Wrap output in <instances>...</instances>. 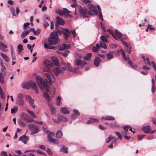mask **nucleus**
Returning a JSON list of instances; mask_svg holds the SVG:
<instances>
[{
	"label": "nucleus",
	"mask_w": 156,
	"mask_h": 156,
	"mask_svg": "<svg viewBox=\"0 0 156 156\" xmlns=\"http://www.w3.org/2000/svg\"><path fill=\"white\" fill-rule=\"evenodd\" d=\"M61 35V31L60 30H55L50 34V37L48 39L49 45L56 44H58L60 40L58 38L59 35Z\"/></svg>",
	"instance_id": "1"
},
{
	"label": "nucleus",
	"mask_w": 156,
	"mask_h": 156,
	"mask_svg": "<svg viewBox=\"0 0 156 156\" xmlns=\"http://www.w3.org/2000/svg\"><path fill=\"white\" fill-rule=\"evenodd\" d=\"M43 91V95L44 98L48 102L50 100L49 94L52 96L55 95V88H41Z\"/></svg>",
	"instance_id": "2"
},
{
	"label": "nucleus",
	"mask_w": 156,
	"mask_h": 156,
	"mask_svg": "<svg viewBox=\"0 0 156 156\" xmlns=\"http://www.w3.org/2000/svg\"><path fill=\"white\" fill-rule=\"evenodd\" d=\"M78 11L80 15L84 18H88V15L90 14L91 12H88L87 9L85 7H82L81 6H78Z\"/></svg>",
	"instance_id": "3"
},
{
	"label": "nucleus",
	"mask_w": 156,
	"mask_h": 156,
	"mask_svg": "<svg viewBox=\"0 0 156 156\" xmlns=\"http://www.w3.org/2000/svg\"><path fill=\"white\" fill-rule=\"evenodd\" d=\"M36 79L40 88H48L47 85L48 81L47 80H43V79L38 76H37Z\"/></svg>",
	"instance_id": "4"
},
{
	"label": "nucleus",
	"mask_w": 156,
	"mask_h": 156,
	"mask_svg": "<svg viewBox=\"0 0 156 156\" xmlns=\"http://www.w3.org/2000/svg\"><path fill=\"white\" fill-rule=\"evenodd\" d=\"M83 2L85 3H89L87 5V7L94 13L93 15H97L98 14V12L96 7L90 3V0H83Z\"/></svg>",
	"instance_id": "5"
},
{
	"label": "nucleus",
	"mask_w": 156,
	"mask_h": 156,
	"mask_svg": "<svg viewBox=\"0 0 156 156\" xmlns=\"http://www.w3.org/2000/svg\"><path fill=\"white\" fill-rule=\"evenodd\" d=\"M22 86V88H36V84L35 82L31 80L28 82L23 83Z\"/></svg>",
	"instance_id": "6"
},
{
	"label": "nucleus",
	"mask_w": 156,
	"mask_h": 156,
	"mask_svg": "<svg viewBox=\"0 0 156 156\" xmlns=\"http://www.w3.org/2000/svg\"><path fill=\"white\" fill-rule=\"evenodd\" d=\"M61 31V33H62L64 34V36L66 40H67V39L70 37L71 34V31H70L68 28L63 29L62 31L60 30Z\"/></svg>",
	"instance_id": "7"
},
{
	"label": "nucleus",
	"mask_w": 156,
	"mask_h": 156,
	"mask_svg": "<svg viewBox=\"0 0 156 156\" xmlns=\"http://www.w3.org/2000/svg\"><path fill=\"white\" fill-rule=\"evenodd\" d=\"M29 127L31 131L34 133H37L38 131V128L37 126L35 124H30Z\"/></svg>",
	"instance_id": "8"
},
{
	"label": "nucleus",
	"mask_w": 156,
	"mask_h": 156,
	"mask_svg": "<svg viewBox=\"0 0 156 156\" xmlns=\"http://www.w3.org/2000/svg\"><path fill=\"white\" fill-rule=\"evenodd\" d=\"M46 77L49 80V82L51 83L55 81V77L51 73H49L45 74Z\"/></svg>",
	"instance_id": "9"
},
{
	"label": "nucleus",
	"mask_w": 156,
	"mask_h": 156,
	"mask_svg": "<svg viewBox=\"0 0 156 156\" xmlns=\"http://www.w3.org/2000/svg\"><path fill=\"white\" fill-rule=\"evenodd\" d=\"M145 61H144V62L145 64H148L150 66H152L154 68V69L156 71V66L154 62L153 61L151 62V63L150 62L149 58L148 57H146L145 58Z\"/></svg>",
	"instance_id": "10"
},
{
	"label": "nucleus",
	"mask_w": 156,
	"mask_h": 156,
	"mask_svg": "<svg viewBox=\"0 0 156 156\" xmlns=\"http://www.w3.org/2000/svg\"><path fill=\"white\" fill-rule=\"evenodd\" d=\"M70 45L67 44H63L58 46V50L59 51H63L69 48Z\"/></svg>",
	"instance_id": "11"
},
{
	"label": "nucleus",
	"mask_w": 156,
	"mask_h": 156,
	"mask_svg": "<svg viewBox=\"0 0 156 156\" xmlns=\"http://www.w3.org/2000/svg\"><path fill=\"white\" fill-rule=\"evenodd\" d=\"M68 9L66 8H63L62 10H58V13L61 16L66 15V12L67 13Z\"/></svg>",
	"instance_id": "12"
},
{
	"label": "nucleus",
	"mask_w": 156,
	"mask_h": 156,
	"mask_svg": "<svg viewBox=\"0 0 156 156\" xmlns=\"http://www.w3.org/2000/svg\"><path fill=\"white\" fill-rule=\"evenodd\" d=\"M21 116H22V119L25 121L26 122H28L30 121L29 118V115L24 113H21Z\"/></svg>",
	"instance_id": "13"
},
{
	"label": "nucleus",
	"mask_w": 156,
	"mask_h": 156,
	"mask_svg": "<svg viewBox=\"0 0 156 156\" xmlns=\"http://www.w3.org/2000/svg\"><path fill=\"white\" fill-rule=\"evenodd\" d=\"M47 137L50 142L56 144H58V141L57 139L52 138L49 135H48Z\"/></svg>",
	"instance_id": "14"
},
{
	"label": "nucleus",
	"mask_w": 156,
	"mask_h": 156,
	"mask_svg": "<svg viewBox=\"0 0 156 156\" xmlns=\"http://www.w3.org/2000/svg\"><path fill=\"white\" fill-rule=\"evenodd\" d=\"M58 120L60 123L61 122H66L68 121L67 119L65 117L61 115H58Z\"/></svg>",
	"instance_id": "15"
},
{
	"label": "nucleus",
	"mask_w": 156,
	"mask_h": 156,
	"mask_svg": "<svg viewBox=\"0 0 156 156\" xmlns=\"http://www.w3.org/2000/svg\"><path fill=\"white\" fill-rule=\"evenodd\" d=\"M75 63L77 66H83L87 64L86 62L85 61L82 62L80 59H76L75 60Z\"/></svg>",
	"instance_id": "16"
},
{
	"label": "nucleus",
	"mask_w": 156,
	"mask_h": 156,
	"mask_svg": "<svg viewBox=\"0 0 156 156\" xmlns=\"http://www.w3.org/2000/svg\"><path fill=\"white\" fill-rule=\"evenodd\" d=\"M28 140V137L26 136L25 135L21 136L19 138V140L22 141L25 144L26 143Z\"/></svg>",
	"instance_id": "17"
},
{
	"label": "nucleus",
	"mask_w": 156,
	"mask_h": 156,
	"mask_svg": "<svg viewBox=\"0 0 156 156\" xmlns=\"http://www.w3.org/2000/svg\"><path fill=\"white\" fill-rule=\"evenodd\" d=\"M44 64L45 66L49 67L50 68L51 67L52 65V64L51 61H48L47 60H46L44 61Z\"/></svg>",
	"instance_id": "18"
},
{
	"label": "nucleus",
	"mask_w": 156,
	"mask_h": 156,
	"mask_svg": "<svg viewBox=\"0 0 156 156\" xmlns=\"http://www.w3.org/2000/svg\"><path fill=\"white\" fill-rule=\"evenodd\" d=\"M142 129L146 133H149L151 131V127L149 126L142 128Z\"/></svg>",
	"instance_id": "19"
},
{
	"label": "nucleus",
	"mask_w": 156,
	"mask_h": 156,
	"mask_svg": "<svg viewBox=\"0 0 156 156\" xmlns=\"http://www.w3.org/2000/svg\"><path fill=\"white\" fill-rule=\"evenodd\" d=\"M115 35L117 37V39H121L122 37V34L118 30H115Z\"/></svg>",
	"instance_id": "20"
},
{
	"label": "nucleus",
	"mask_w": 156,
	"mask_h": 156,
	"mask_svg": "<svg viewBox=\"0 0 156 156\" xmlns=\"http://www.w3.org/2000/svg\"><path fill=\"white\" fill-rule=\"evenodd\" d=\"M56 19L57 22L58 24L61 25H63L65 24V21L61 18L57 17Z\"/></svg>",
	"instance_id": "21"
},
{
	"label": "nucleus",
	"mask_w": 156,
	"mask_h": 156,
	"mask_svg": "<svg viewBox=\"0 0 156 156\" xmlns=\"http://www.w3.org/2000/svg\"><path fill=\"white\" fill-rule=\"evenodd\" d=\"M101 10V8L98 5V16H99V20L103 21L104 19L103 18V16L101 13L100 11Z\"/></svg>",
	"instance_id": "22"
},
{
	"label": "nucleus",
	"mask_w": 156,
	"mask_h": 156,
	"mask_svg": "<svg viewBox=\"0 0 156 156\" xmlns=\"http://www.w3.org/2000/svg\"><path fill=\"white\" fill-rule=\"evenodd\" d=\"M50 45H49L48 44L45 43L44 44V47L45 48L48 49H52L54 50H56L57 48L56 46H50Z\"/></svg>",
	"instance_id": "23"
},
{
	"label": "nucleus",
	"mask_w": 156,
	"mask_h": 156,
	"mask_svg": "<svg viewBox=\"0 0 156 156\" xmlns=\"http://www.w3.org/2000/svg\"><path fill=\"white\" fill-rule=\"evenodd\" d=\"M5 73H2L0 72V82L2 83H3L5 82V80L4 77L5 75Z\"/></svg>",
	"instance_id": "24"
},
{
	"label": "nucleus",
	"mask_w": 156,
	"mask_h": 156,
	"mask_svg": "<svg viewBox=\"0 0 156 156\" xmlns=\"http://www.w3.org/2000/svg\"><path fill=\"white\" fill-rule=\"evenodd\" d=\"M62 64L66 68L68 69L69 71H72V69L71 67L70 64L68 63H66L64 62L62 63Z\"/></svg>",
	"instance_id": "25"
},
{
	"label": "nucleus",
	"mask_w": 156,
	"mask_h": 156,
	"mask_svg": "<svg viewBox=\"0 0 156 156\" xmlns=\"http://www.w3.org/2000/svg\"><path fill=\"white\" fill-rule=\"evenodd\" d=\"M51 60L53 64L55 66L57 65L58 64V61L57 58L54 57H53L51 58Z\"/></svg>",
	"instance_id": "26"
},
{
	"label": "nucleus",
	"mask_w": 156,
	"mask_h": 156,
	"mask_svg": "<svg viewBox=\"0 0 156 156\" xmlns=\"http://www.w3.org/2000/svg\"><path fill=\"white\" fill-rule=\"evenodd\" d=\"M53 71L56 76H57L61 71V70L58 68H55L54 69Z\"/></svg>",
	"instance_id": "27"
},
{
	"label": "nucleus",
	"mask_w": 156,
	"mask_h": 156,
	"mask_svg": "<svg viewBox=\"0 0 156 156\" xmlns=\"http://www.w3.org/2000/svg\"><path fill=\"white\" fill-rule=\"evenodd\" d=\"M7 46L5 44L2 42H0V48L2 50V51H4V49L7 48Z\"/></svg>",
	"instance_id": "28"
},
{
	"label": "nucleus",
	"mask_w": 156,
	"mask_h": 156,
	"mask_svg": "<svg viewBox=\"0 0 156 156\" xmlns=\"http://www.w3.org/2000/svg\"><path fill=\"white\" fill-rule=\"evenodd\" d=\"M3 57V58L6 62H8L9 61V59L8 57L5 54L2 53L0 54Z\"/></svg>",
	"instance_id": "29"
},
{
	"label": "nucleus",
	"mask_w": 156,
	"mask_h": 156,
	"mask_svg": "<svg viewBox=\"0 0 156 156\" xmlns=\"http://www.w3.org/2000/svg\"><path fill=\"white\" fill-rule=\"evenodd\" d=\"M107 58L109 60L113 58V52L112 51H110L107 54Z\"/></svg>",
	"instance_id": "30"
},
{
	"label": "nucleus",
	"mask_w": 156,
	"mask_h": 156,
	"mask_svg": "<svg viewBox=\"0 0 156 156\" xmlns=\"http://www.w3.org/2000/svg\"><path fill=\"white\" fill-rule=\"evenodd\" d=\"M63 134L61 131L58 130L56 134V137L58 138H60L62 137Z\"/></svg>",
	"instance_id": "31"
},
{
	"label": "nucleus",
	"mask_w": 156,
	"mask_h": 156,
	"mask_svg": "<svg viewBox=\"0 0 156 156\" xmlns=\"http://www.w3.org/2000/svg\"><path fill=\"white\" fill-rule=\"evenodd\" d=\"M108 36H101L100 37L101 40L102 42H108Z\"/></svg>",
	"instance_id": "32"
},
{
	"label": "nucleus",
	"mask_w": 156,
	"mask_h": 156,
	"mask_svg": "<svg viewBox=\"0 0 156 156\" xmlns=\"http://www.w3.org/2000/svg\"><path fill=\"white\" fill-rule=\"evenodd\" d=\"M98 121V120L95 119H89L87 121V124H90L92 123L96 122Z\"/></svg>",
	"instance_id": "33"
},
{
	"label": "nucleus",
	"mask_w": 156,
	"mask_h": 156,
	"mask_svg": "<svg viewBox=\"0 0 156 156\" xmlns=\"http://www.w3.org/2000/svg\"><path fill=\"white\" fill-rule=\"evenodd\" d=\"M67 149V147H66L65 146H62L60 148V151H63L64 153H68V152Z\"/></svg>",
	"instance_id": "34"
},
{
	"label": "nucleus",
	"mask_w": 156,
	"mask_h": 156,
	"mask_svg": "<svg viewBox=\"0 0 156 156\" xmlns=\"http://www.w3.org/2000/svg\"><path fill=\"white\" fill-rule=\"evenodd\" d=\"M80 115V113L79 111L76 110H74L73 111V114L72 116V117L73 118L74 116H77Z\"/></svg>",
	"instance_id": "35"
},
{
	"label": "nucleus",
	"mask_w": 156,
	"mask_h": 156,
	"mask_svg": "<svg viewBox=\"0 0 156 156\" xmlns=\"http://www.w3.org/2000/svg\"><path fill=\"white\" fill-rule=\"evenodd\" d=\"M91 53H88L86 54V55L84 58V59L86 60H88L91 58Z\"/></svg>",
	"instance_id": "36"
},
{
	"label": "nucleus",
	"mask_w": 156,
	"mask_h": 156,
	"mask_svg": "<svg viewBox=\"0 0 156 156\" xmlns=\"http://www.w3.org/2000/svg\"><path fill=\"white\" fill-rule=\"evenodd\" d=\"M18 108L17 107L15 106L14 108L11 109V113L12 114H15L17 111Z\"/></svg>",
	"instance_id": "37"
},
{
	"label": "nucleus",
	"mask_w": 156,
	"mask_h": 156,
	"mask_svg": "<svg viewBox=\"0 0 156 156\" xmlns=\"http://www.w3.org/2000/svg\"><path fill=\"white\" fill-rule=\"evenodd\" d=\"M61 110L62 113L64 114H67L69 113V110L66 107L62 108Z\"/></svg>",
	"instance_id": "38"
},
{
	"label": "nucleus",
	"mask_w": 156,
	"mask_h": 156,
	"mask_svg": "<svg viewBox=\"0 0 156 156\" xmlns=\"http://www.w3.org/2000/svg\"><path fill=\"white\" fill-rule=\"evenodd\" d=\"M107 31L109 33V34H111L113 37L116 40H117L118 39L117 38V37L114 34V33L112 31V30L111 29H108L107 30Z\"/></svg>",
	"instance_id": "39"
},
{
	"label": "nucleus",
	"mask_w": 156,
	"mask_h": 156,
	"mask_svg": "<svg viewBox=\"0 0 156 156\" xmlns=\"http://www.w3.org/2000/svg\"><path fill=\"white\" fill-rule=\"evenodd\" d=\"M49 108L50 109L51 114L54 115L55 114V108L52 105L50 106Z\"/></svg>",
	"instance_id": "40"
},
{
	"label": "nucleus",
	"mask_w": 156,
	"mask_h": 156,
	"mask_svg": "<svg viewBox=\"0 0 156 156\" xmlns=\"http://www.w3.org/2000/svg\"><path fill=\"white\" fill-rule=\"evenodd\" d=\"M27 112L33 118L35 119L36 118V116L34 113V112L29 110L27 109Z\"/></svg>",
	"instance_id": "41"
},
{
	"label": "nucleus",
	"mask_w": 156,
	"mask_h": 156,
	"mask_svg": "<svg viewBox=\"0 0 156 156\" xmlns=\"http://www.w3.org/2000/svg\"><path fill=\"white\" fill-rule=\"evenodd\" d=\"M100 26L101 27V30L103 31L106 32V30L105 27V24L102 22H100Z\"/></svg>",
	"instance_id": "42"
},
{
	"label": "nucleus",
	"mask_w": 156,
	"mask_h": 156,
	"mask_svg": "<svg viewBox=\"0 0 156 156\" xmlns=\"http://www.w3.org/2000/svg\"><path fill=\"white\" fill-rule=\"evenodd\" d=\"M62 98L60 96H58L56 100V105H57L59 106Z\"/></svg>",
	"instance_id": "43"
},
{
	"label": "nucleus",
	"mask_w": 156,
	"mask_h": 156,
	"mask_svg": "<svg viewBox=\"0 0 156 156\" xmlns=\"http://www.w3.org/2000/svg\"><path fill=\"white\" fill-rule=\"evenodd\" d=\"M17 101L19 105L22 106L24 105V102L22 99H18Z\"/></svg>",
	"instance_id": "44"
},
{
	"label": "nucleus",
	"mask_w": 156,
	"mask_h": 156,
	"mask_svg": "<svg viewBox=\"0 0 156 156\" xmlns=\"http://www.w3.org/2000/svg\"><path fill=\"white\" fill-rule=\"evenodd\" d=\"M102 118L106 120H115V118L113 116H108L104 118L103 117Z\"/></svg>",
	"instance_id": "45"
},
{
	"label": "nucleus",
	"mask_w": 156,
	"mask_h": 156,
	"mask_svg": "<svg viewBox=\"0 0 156 156\" xmlns=\"http://www.w3.org/2000/svg\"><path fill=\"white\" fill-rule=\"evenodd\" d=\"M34 100L33 99H32L31 101L29 102L30 105L31 107L34 108H35V105L34 104Z\"/></svg>",
	"instance_id": "46"
},
{
	"label": "nucleus",
	"mask_w": 156,
	"mask_h": 156,
	"mask_svg": "<svg viewBox=\"0 0 156 156\" xmlns=\"http://www.w3.org/2000/svg\"><path fill=\"white\" fill-rule=\"evenodd\" d=\"M1 65L2 67V68H1V73H4L5 74V66H4L3 63L1 62Z\"/></svg>",
	"instance_id": "47"
},
{
	"label": "nucleus",
	"mask_w": 156,
	"mask_h": 156,
	"mask_svg": "<svg viewBox=\"0 0 156 156\" xmlns=\"http://www.w3.org/2000/svg\"><path fill=\"white\" fill-rule=\"evenodd\" d=\"M128 63L130 65V66L133 68H134L135 69H136L137 68V66L136 65H134L133 66V64L132 63V62L131 61L129 60V58L128 57Z\"/></svg>",
	"instance_id": "48"
},
{
	"label": "nucleus",
	"mask_w": 156,
	"mask_h": 156,
	"mask_svg": "<svg viewBox=\"0 0 156 156\" xmlns=\"http://www.w3.org/2000/svg\"><path fill=\"white\" fill-rule=\"evenodd\" d=\"M129 127V126H124V133H123V134H126V133L128 131Z\"/></svg>",
	"instance_id": "49"
},
{
	"label": "nucleus",
	"mask_w": 156,
	"mask_h": 156,
	"mask_svg": "<svg viewBox=\"0 0 156 156\" xmlns=\"http://www.w3.org/2000/svg\"><path fill=\"white\" fill-rule=\"evenodd\" d=\"M100 46L101 47H102L103 48H104L105 49L107 47L106 46V45L105 44V43L104 42H101L100 43Z\"/></svg>",
	"instance_id": "50"
},
{
	"label": "nucleus",
	"mask_w": 156,
	"mask_h": 156,
	"mask_svg": "<svg viewBox=\"0 0 156 156\" xmlns=\"http://www.w3.org/2000/svg\"><path fill=\"white\" fill-rule=\"evenodd\" d=\"M23 46L21 44H19L17 46V48H18V51L19 52L23 50Z\"/></svg>",
	"instance_id": "51"
},
{
	"label": "nucleus",
	"mask_w": 156,
	"mask_h": 156,
	"mask_svg": "<svg viewBox=\"0 0 156 156\" xmlns=\"http://www.w3.org/2000/svg\"><path fill=\"white\" fill-rule=\"evenodd\" d=\"M25 100L28 102L33 99L29 95H26L25 96Z\"/></svg>",
	"instance_id": "52"
},
{
	"label": "nucleus",
	"mask_w": 156,
	"mask_h": 156,
	"mask_svg": "<svg viewBox=\"0 0 156 156\" xmlns=\"http://www.w3.org/2000/svg\"><path fill=\"white\" fill-rule=\"evenodd\" d=\"M121 51L122 52V56L123 59L124 60L126 61L127 60V58H126V55H125V53L123 50H121Z\"/></svg>",
	"instance_id": "53"
},
{
	"label": "nucleus",
	"mask_w": 156,
	"mask_h": 156,
	"mask_svg": "<svg viewBox=\"0 0 156 156\" xmlns=\"http://www.w3.org/2000/svg\"><path fill=\"white\" fill-rule=\"evenodd\" d=\"M43 71L44 72H50V67H44L43 68Z\"/></svg>",
	"instance_id": "54"
},
{
	"label": "nucleus",
	"mask_w": 156,
	"mask_h": 156,
	"mask_svg": "<svg viewBox=\"0 0 156 156\" xmlns=\"http://www.w3.org/2000/svg\"><path fill=\"white\" fill-rule=\"evenodd\" d=\"M98 50V44H96L95 47H92V50L93 52H95Z\"/></svg>",
	"instance_id": "55"
},
{
	"label": "nucleus",
	"mask_w": 156,
	"mask_h": 156,
	"mask_svg": "<svg viewBox=\"0 0 156 156\" xmlns=\"http://www.w3.org/2000/svg\"><path fill=\"white\" fill-rule=\"evenodd\" d=\"M145 135H138L137 138L138 140H141L144 137Z\"/></svg>",
	"instance_id": "56"
},
{
	"label": "nucleus",
	"mask_w": 156,
	"mask_h": 156,
	"mask_svg": "<svg viewBox=\"0 0 156 156\" xmlns=\"http://www.w3.org/2000/svg\"><path fill=\"white\" fill-rule=\"evenodd\" d=\"M70 31H71V33L73 34V38H75L76 34V33L75 32V30L73 29L72 30Z\"/></svg>",
	"instance_id": "57"
},
{
	"label": "nucleus",
	"mask_w": 156,
	"mask_h": 156,
	"mask_svg": "<svg viewBox=\"0 0 156 156\" xmlns=\"http://www.w3.org/2000/svg\"><path fill=\"white\" fill-rule=\"evenodd\" d=\"M41 31L40 29H38L36 31H35L34 34L36 35H38L40 34Z\"/></svg>",
	"instance_id": "58"
},
{
	"label": "nucleus",
	"mask_w": 156,
	"mask_h": 156,
	"mask_svg": "<svg viewBox=\"0 0 156 156\" xmlns=\"http://www.w3.org/2000/svg\"><path fill=\"white\" fill-rule=\"evenodd\" d=\"M49 23L46 21H45L44 23V26L45 29H46L47 27L49 26Z\"/></svg>",
	"instance_id": "59"
},
{
	"label": "nucleus",
	"mask_w": 156,
	"mask_h": 156,
	"mask_svg": "<svg viewBox=\"0 0 156 156\" xmlns=\"http://www.w3.org/2000/svg\"><path fill=\"white\" fill-rule=\"evenodd\" d=\"M126 50L127 51V52L129 53H130L131 51V47L130 46H128L127 48H126Z\"/></svg>",
	"instance_id": "60"
},
{
	"label": "nucleus",
	"mask_w": 156,
	"mask_h": 156,
	"mask_svg": "<svg viewBox=\"0 0 156 156\" xmlns=\"http://www.w3.org/2000/svg\"><path fill=\"white\" fill-rule=\"evenodd\" d=\"M94 64L96 67H98V57H96L95 58V60L94 62Z\"/></svg>",
	"instance_id": "61"
},
{
	"label": "nucleus",
	"mask_w": 156,
	"mask_h": 156,
	"mask_svg": "<svg viewBox=\"0 0 156 156\" xmlns=\"http://www.w3.org/2000/svg\"><path fill=\"white\" fill-rule=\"evenodd\" d=\"M70 12L68 10L67 13L66 12L65 16H67L69 18H72L73 17V16L71 15H70L69 14V12Z\"/></svg>",
	"instance_id": "62"
},
{
	"label": "nucleus",
	"mask_w": 156,
	"mask_h": 156,
	"mask_svg": "<svg viewBox=\"0 0 156 156\" xmlns=\"http://www.w3.org/2000/svg\"><path fill=\"white\" fill-rule=\"evenodd\" d=\"M115 133L116 134V135L118 136L119 139H121L122 136L120 133L118 132H115Z\"/></svg>",
	"instance_id": "63"
},
{
	"label": "nucleus",
	"mask_w": 156,
	"mask_h": 156,
	"mask_svg": "<svg viewBox=\"0 0 156 156\" xmlns=\"http://www.w3.org/2000/svg\"><path fill=\"white\" fill-rule=\"evenodd\" d=\"M111 140L112 141V143H115L116 141V139H115V138L114 137L112 136H111Z\"/></svg>",
	"instance_id": "64"
}]
</instances>
